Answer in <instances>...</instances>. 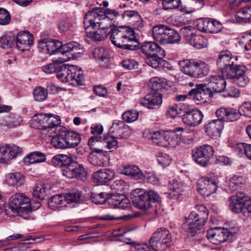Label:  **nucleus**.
Instances as JSON below:
<instances>
[{"label":"nucleus","instance_id":"nucleus-1","mask_svg":"<svg viewBox=\"0 0 251 251\" xmlns=\"http://www.w3.org/2000/svg\"><path fill=\"white\" fill-rule=\"evenodd\" d=\"M97 9L92 14H86L83 20L84 27L92 28L96 31L90 33L91 37L96 41L104 40L111 32L110 28L118 25L117 20L120 16L115 11Z\"/></svg>","mask_w":251,"mask_h":251},{"label":"nucleus","instance_id":"nucleus-2","mask_svg":"<svg viewBox=\"0 0 251 251\" xmlns=\"http://www.w3.org/2000/svg\"><path fill=\"white\" fill-rule=\"evenodd\" d=\"M172 235L166 228L157 229L150 238L148 243L140 244L128 239L126 244L130 245L131 251H164L170 245Z\"/></svg>","mask_w":251,"mask_h":251},{"label":"nucleus","instance_id":"nucleus-3","mask_svg":"<svg viewBox=\"0 0 251 251\" xmlns=\"http://www.w3.org/2000/svg\"><path fill=\"white\" fill-rule=\"evenodd\" d=\"M208 217V211L203 205L195 206V210L191 212L187 220L192 221L189 224H184L183 228L185 230L195 235L205 224Z\"/></svg>","mask_w":251,"mask_h":251},{"label":"nucleus","instance_id":"nucleus-4","mask_svg":"<svg viewBox=\"0 0 251 251\" xmlns=\"http://www.w3.org/2000/svg\"><path fill=\"white\" fill-rule=\"evenodd\" d=\"M81 141L80 135L75 131L59 130L52 137L51 143L56 149H65L77 146Z\"/></svg>","mask_w":251,"mask_h":251},{"label":"nucleus","instance_id":"nucleus-5","mask_svg":"<svg viewBox=\"0 0 251 251\" xmlns=\"http://www.w3.org/2000/svg\"><path fill=\"white\" fill-rule=\"evenodd\" d=\"M181 71L193 78H202L207 75L210 71L208 65L198 60H183L179 62Z\"/></svg>","mask_w":251,"mask_h":251},{"label":"nucleus","instance_id":"nucleus-6","mask_svg":"<svg viewBox=\"0 0 251 251\" xmlns=\"http://www.w3.org/2000/svg\"><path fill=\"white\" fill-rule=\"evenodd\" d=\"M56 72V77L63 83L81 85L84 81L83 74L80 68L76 66L60 64Z\"/></svg>","mask_w":251,"mask_h":251},{"label":"nucleus","instance_id":"nucleus-7","mask_svg":"<svg viewBox=\"0 0 251 251\" xmlns=\"http://www.w3.org/2000/svg\"><path fill=\"white\" fill-rule=\"evenodd\" d=\"M29 199L22 193H17L11 197L9 203L5 207V212L9 216H14L15 214L25 218L24 214L30 212L28 207Z\"/></svg>","mask_w":251,"mask_h":251},{"label":"nucleus","instance_id":"nucleus-8","mask_svg":"<svg viewBox=\"0 0 251 251\" xmlns=\"http://www.w3.org/2000/svg\"><path fill=\"white\" fill-rule=\"evenodd\" d=\"M247 68L244 66H237L235 69H229L225 76L230 79L232 82L239 87H245L250 82V79L245 75Z\"/></svg>","mask_w":251,"mask_h":251},{"label":"nucleus","instance_id":"nucleus-9","mask_svg":"<svg viewBox=\"0 0 251 251\" xmlns=\"http://www.w3.org/2000/svg\"><path fill=\"white\" fill-rule=\"evenodd\" d=\"M214 154L213 148L208 145H203L192 151L194 160L201 166L206 167Z\"/></svg>","mask_w":251,"mask_h":251},{"label":"nucleus","instance_id":"nucleus-10","mask_svg":"<svg viewBox=\"0 0 251 251\" xmlns=\"http://www.w3.org/2000/svg\"><path fill=\"white\" fill-rule=\"evenodd\" d=\"M191 29V26H185L181 29V31L184 34L186 42L198 49L207 47L208 45L207 39L203 36L192 33Z\"/></svg>","mask_w":251,"mask_h":251},{"label":"nucleus","instance_id":"nucleus-11","mask_svg":"<svg viewBox=\"0 0 251 251\" xmlns=\"http://www.w3.org/2000/svg\"><path fill=\"white\" fill-rule=\"evenodd\" d=\"M63 175L69 178H76L84 181L87 173L84 167L76 162H72L62 169Z\"/></svg>","mask_w":251,"mask_h":251},{"label":"nucleus","instance_id":"nucleus-12","mask_svg":"<svg viewBox=\"0 0 251 251\" xmlns=\"http://www.w3.org/2000/svg\"><path fill=\"white\" fill-rule=\"evenodd\" d=\"M217 187L215 181L208 177H201L197 181L198 191L204 197H208L214 193Z\"/></svg>","mask_w":251,"mask_h":251},{"label":"nucleus","instance_id":"nucleus-13","mask_svg":"<svg viewBox=\"0 0 251 251\" xmlns=\"http://www.w3.org/2000/svg\"><path fill=\"white\" fill-rule=\"evenodd\" d=\"M196 88L192 89L188 93V95L192 97L193 99L198 102H204L213 97L211 90L205 84H197Z\"/></svg>","mask_w":251,"mask_h":251},{"label":"nucleus","instance_id":"nucleus-14","mask_svg":"<svg viewBox=\"0 0 251 251\" xmlns=\"http://www.w3.org/2000/svg\"><path fill=\"white\" fill-rule=\"evenodd\" d=\"M232 55L229 51H223L220 53L217 60V64L220 68L222 75L225 77L228 70L235 69L237 65H234L232 60Z\"/></svg>","mask_w":251,"mask_h":251},{"label":"nucleus","instance_id":"nucleus-15","mask_svg":"<svg viewBox=\"0 0 251 251\" xmlns=\"http://www.w3.org/2000/svg\"><path fill=\"white\" fill-rule=\"evenodd\" d=\"M203 118L202 112L198 109H191L184 111L182 115L183 123L190 126L194 127L199 125Z\"/></svg>","mask_w":251,"mask_h":251},{"label":"nucleus","instance_id":"nucleus-16","mask_svg":"<svg viewBox=\"0 0 251 251\" xmlns=\"http://www.w3.org/2000/svg\"><path fill=\"white\" fill-rule=\"evenodd\" d=\"M132 203L137 208L142 210H146L151 206V204L148 201L145 190L143 189L137 188L131 192Z\"/></svg>","mask_w":251,"mask_h":251},{"label":"nucleus","instance_id":"nucleus-17","mask_svg":"<svg viewBox=\"0 0 251 251\" xmlns=\"http://www.w3.org/2000/svg\"><path fill=\"white\" fill-rule=\"evenodd\" d=\"M22 151V149L16 145H6L0 147V163H4L14 158Z\"/></svg>","mask_w":251,"mask_h":251},{"label":"nucleus","instance_id":"nucleus-18","mask_svg":"<svg viewBox=\"0 0 251 251\" xmlns=\"http://www.w3.org/2000/svg\"><path fill=\"white\" fill-rule=\"evenodd\" d=\"M207 237L213 244L220 245L226 241L228 231L220 227L210 228L207 231Z\"/></svg>","mask_w":251,"mask_h":251},{"label":"nucleus","instance_id":"nucleus-19","mask_svg":"<svg viewBox=\"0 0 251 251\" xmlns=\"http://www.w3.org/2000/svg\"><path fill=\"white\" fill-rule=\"evenodd\" d=\"M162 102V95L159 92H156L148 94L140 100V103L141 105L151 109H154L160 106Z\"/></svg>","mask_w":251,"mask_h":251},{"label":"nucleus","instance_id":"nucleus-20","mask_svg":"<svg viewBox=\"0 0 251 251\" xmlns=\"http://www.w3.org/2000/svg\"><path fill=\"white\" fill-rule=\"evenodd\" d=\"M229 209L234 213L241 209V208L251 201L250 198L243 192H239L235 195L230 197Z\"/></svg>","mask_w":251,"mask_h":251},{"label":"nucleus","instance_id":"nucleus-21","mask_svg":"<svg viewBox=\"0 0 251 251\" xmlns=\"http://www.w3.org/2000/svg\"><path fill=\"white\" fill-rule=\"evenodd\" d=\"M16 39V47L22 51L28 50L33 44L32 35L26 31L19 32Z\"/></svg>","mask_w":251,"mask_h":251},{"label":"nucleus","instance_id":"nucleus-22","mask_svg":"<svg viewBox=\"0 0 251 251\" xmlns=\"http://www.w3.org/2000/svg\"><path fill=\"white\" fill-rule=\"evenodd\" d=\"M108 203L114 206L123 209H128L131 207L129 200L125 195L120 194H114L109 196Z\"/></svg>","mask_w":251,"mask_h":251},{"label":"nucleus","instance_id":"nucleus-23","mask_svg":"<svg viewBox=\"0 0 251 251\" xmlns=\"http://www.w3.org/2000/svg\"><path fill=\"white\" fill-rule=\"evenodd\" d=\"M224 126L222 120H213L205 126V131L208 135L212 138H217L221 135Z\"/></svg>","mask_w":251,"mask_h":251},{"label":"nucleus","instance_id":"nucleus-24","mask_svg":"<svg viewBox=\"0 0 251 251\" xmlns=\"http://www.w3.org/2000/svg\"><path fill=\"white\" fill-rule=\"evenodd\" d=\"M225 77L219 75H211L210 78V82L207 84L212 93H221L225 91L226 86Z\"/></svg>","mask_w":251,"mask_h":251},{"label":"nucleus","instance_id":"nucleus-25","mask_svg":"<svg viewBox=\"0 0 251 251\" xmlns=\"http://www.w3.org/2000/svg\"><path fill=\"white\" fill-rule=\"evenodd\" d=\"M117 172L121 174L131 176L135 179H141L144 175L139 168L135 165L123 164L117 166Z\"/></svg>","mask_w":251,"mask_h":251},{"label":"nucleus","instance_id":"nucleus-26","mask_svg":"<svg viewBox=\"0 0 251 251\" xmlns=\"http://www.w3.org/2000/svg\"><path fill=\"white\" fill-rule=\"evenodd\" d=\"M60 50L61 54L68 53L75 58L78 57L84 52L83 48L81 46L75 42L64 44Z\"/></svg>","mask_w":251,"mask_h":251},{"label":"nucleus","instance_id":"nucleus-27","mask_svg":"<svg viewBox=\"0 0 251 251\" xmlns=\"http://www.w3.org/2000/svg\"><path fill=\"white\" fill-rule=\"evenodd\" d=\"M92 176L95 181L103 184L112 180L115 176V173L109 169H100L94 173Z\"/></svg>","mask_w":251,"mask_h":251},{"label":"nucleus","instance_id":"nucleus-28","mask_svg":"<svg viewBox=\"0 0 251 251\" xmlns=\"http://www.w3.org/2000/svg\"><path fill=\"white\" fill-rule=\"evenodd\" d=\"M142 52L148 56L153 55L160 54L164 56V50L158 45L153 42H147L142 44L140 48Z\"/></svg>","mask_w":251,"mask_h":251},{"label":"nucleus","instance_id":"nucleus-29","mask_svg":"<svg viewBox=\"0 0 251 251\" xmlns=\"http://www.w3.org/2000/svg\"><path fill=\"white\" fill-rule=\"evenodd\" d=\"M111 31L112 33L110 35V39L112 43L115 46L121 49L125 42V39H126L127 35L129 34V32L126 33L123 28V30L111 29Z\"/></svg>","mask_w":251,"mask_h":251},{"label":"nucleus","instance_id":"nucleus-30","mask_svg":"<svg viewBox=\"0 0 251 251\" xmlns=\"http://www.w3.org/2000/svg\"><path fill=\"white\" fill-rule=\"evenodd\" d=\"M139 42L133 35V31L131 30L125 39L121 49L129 50H135L139 48Z\"/></svg>","mask_w":251,"mask_h":251},{"label":"nucleus","instance_id":"nucleus-31","mask_svg":"<svg viewBox=\"0 0 251 251\" xmlns=\"http://www.w3.org/2000/svg\"><path fill=\"white\" fill-rule=\"evenodd\" d=\"M45 154L39 151H33L27 154L24 159V162L26 165L43 162L46 161Z\"/></svg>","mask_w":251,"mask_h":251},{"label":"nucleus","instance_id":"nucleus-32","mask_svg":"<svg viewBox=\"0 0 251 251\" xmlns=\"http://www.w3.org/2000/svg\"><path fill=\"white\" fill-rule=\"evenodd\" d=\"M177 136L178 135L174 132L168 131L163 132L162 137L161 139L160 146L163 147L176 146L178 142Z\"/></svg>","mask_w":251,"mask_h":251},{"label":"nucleus","instance_id":"nucleus-33","mask_svg":"<svg viewBox=\"0 0 251 251\" xmlns=\"http://www.w3.org/2000/svg\"><path fill=\"white\" fill-rule=\"evenodd\" d=\"M179 34L174 29L167 26L164 36L163 44H176L180 42Z\"/></svg>","mask_w":251,"mask_h":251},{"label":"nucleus","instance_id":"nucleus-34","mask_svg":"<svg viewBox=\"0 0 251 251\" xmlns=\"http://www.w3.org/2000/svg\"><path fill=\"white\" fill-rule=\"evenodd\" d=\"M123 126L124 123L122 121L114 122L111 129H113L112 132H115L118 137L127 138L130 134L129 130L127 127L121 128Z\"/></svg>","mask_w":251,"mask_h":251},{"label":"nucleus","instance_id":"nucleus-35","mask_svg":"<svg viewBox=\"0 0 251 251\" xmlns=\"http://www.w3.org/2000/svg\"><path fill=\"white\" fill-rule=\"evenodd\" d=\"M166 29L167 25H156L152 27V36L153 39L156 42L163 44L164 36H165Z\"/></svg>","mask_w":251,"mask_h":251},{"label":"nucleus","instance_id":"nucleus-36","mask_svg":"<svg viewBox=\"0 0 251 251\" xmlns=\"http://www.w3.org/2000/svg\"><path fill=\"white\" fill-rule=\"evenodd\" d=\"M108 159V156L106 154L102 153L96 154L91 153L88 157L90 163L97 166H104Z\"/></svg>","mask_w":251,"mask_h":251},{"label":"nucleus","instance_id":"nucleus-37","mask_svg":"<svg viewBox=\"0 0 251 251\" xmlns=\"http://www.w3.org/2000/svg\"><path fill=\"white\" fill-rule=\"evenodd\" d=\"M45 129H52L59 126L61 124V120L59 116L52 114H47Z\"/></svg>","mask_w":251,"mask_h":251},{"label":"nucleus","instance_id":"nucleus-38","mask_svg":"<svg viewBox=\"0 0 251 251\" xmlns=\"http://www.w3.org/2000/svg\"><path fill=\"white\" fill-rule=\"evenodd\" d=\"M65 199L64 194L56 195L52 196L48 202L50 207L55 210L62 205L65 206Z\"/></svg>","mask_w":251,"mask_h":251},{"label":"nucleus","instance_id":"nucleus-39","mask_svg":"<svg viewBox=\"0 0 251 251\" xmlns=\"http://www.w3.org/2000/svg\"><path fill=\"white\" fill-rule=\"evenodd\" d=\"M167 85L166 80L159 77H152L150 80V86L154 92H159L158 91L165 88Z\"/></svg>","mask_w":251,"mask_h":251},{"label":"nucleus","instance_id":"nucleus-40","mask_svg":"<svg viewBox=\"0 0 251 251\" xmlns=\"http://www.w3.org/2000/svg\"><path fill=\"white\" fill-rule=\"evenodd\" d=\"M159 56L160 54H159L149 56L146 59V63L153 68L162 67L164 65L165 60L162 59V56Z\"/></svg>","mask_w":251,"mask_h":251},{"label":"nucleus","instance_id":"nucleus-41","mask_svg":"<svg viewBox=\"0 0 251 251\" xmlns=\"http://www.w3.org/2000/svg\"><path fill=\"white\" fill-rule=\"evenodd\" d=\"M109 195H110V192H107L104 191L99 193H92L91 194V199L93 202L97 204H101L104 203L107 201H108Z\"/></svg>","mask_w":251,"mask_h":251},{"label":"nucleus","instance_id":"nucleus-42","mask_svg":"<svg viewBox=\"0 0 251 251\" xmlns=\"http://www.w3.org/2000/svg\"><path fill=\"white\" fill-rule=\"evenodd\" d=\"M245 182L244 178L239 176L234 175L229 180L228 187L231 191H235L241 187Z\"/></svg>","mask_w":251,"mask_h":251},{"label":"nucleus","instance_id":"nucleus-43","mask_svg":"<svg viewBox=\"0 0 251 251\" xmlns=\"http://www.w3.org/2000/svg\"><path fill=\"white\" fill-rule=\"evenodd\" d=\"M47 114H39L35 115L32 119V126L36 128L45 129Z\"/></svg>","mask_w":251,"mask_h":251},{"label":"nucleus","instance_id":"nucleus-44","mask_svg":"<svg viewBox=\"0 0 251 251\" xmlns=\"http://www.w3.org/2000/svg\"><path fill=\"white\" fill-rule=\"evenodd\" d=\"M16 37L9 34L2 36L0 38V47L3 49L10 48L14 45Z\"/></svg>","mask_w":251,"mask_h":251},{"label":"nucleus","instance_id":"nucleus-45","mask_svg":"<svg viewBox=\"0 0 251 251\" xmlns=\"http://www.w3.org/2000/svg\"><path fill=\"white\" fill-rule=\"evenodd\" d=\"M92 53L94 58L100 61H104L108 59V52L103 47H99L95 48Z\"/></svg>","mask_w":251,"mask_h":251},{"label":"nucleus","instance_id":"nucleus-46","mask_svg":"<svg viewBox=\"0 0 251 251\" xmlns=\"http://www.w3.org/2000/svg\"><path fill=\"white\" fill-rule=\"evenodd\" d=\"M46 195V188L45 184L42 183L37 184L33 191V197L39 200H43Z\"/></svg>","mask_w":251,"mask_h":251},{"label":"nucleus","instance_id":"nucleus-47","mask_svg":"<svg viewBox=\"0 0 251 251\" xmlns=\"http://www.w3.org/2000/svg\"><path fill=\"white\" fill-rule=\"evenodd\" d=\"M240 109L236 110L232 108H227L225 121L232 122L237 120L241 115Z\"/></svg>","mask_w":251,"mask_h":251},{"label":"nucleus","instance_id":"nucleus-48","mask_svg":"<svg viewBox=\"0 0 251 251\" xmlns=\"http://www.w3.org/2000/svg\"><path fill=\"white\" fill-rule=\"evenodd\" d=\"M33 95L35 100L38 101H42L47 99L48 92L46 91V89L39 86L34 89Z\"/></svg>","mask_w":251,"mask_h":251},{"label":"nucleus","instance_id":"nucleus-49","mask_svg":"<svg viewBox=\"0 0 251 251\" xmlns=\"http://www.w3.org/2000/svg\"><path fill=\"white\" fill-rule=\"evenodd\" d=\"M7 180L8 184L11 185H21L23 182V176L19 173L9 174Z\"/></svg>","mask_w":251,"mask_h":251},{"label":"nucleus","instance_id":"nucleus-50","mask_svg":"<svg viewBox=\"0 0 251 251\" xmlns=\"http://www.w3.org/2000/svg\"><path fill=\"white\" fill-rule=\"evenodd\" d=\"M210 20L208 18L198 19L196 22V25L198 30L203 32H209Z\"/></svg>","mask_w":251,"mask_h":251},{"label":"nucleus","instance_id":"nucleus-51","mask_svg":"<svg viewBox=\"0 0 251 251\" xmlns=\"http://www.w3.org/2000/svg\"><path fill=\"white\" fill-rule=\"evenodd\" d=\"M100 140V137L93 136L89 140L88 144L91 150L97 154H106L102 149L96 147Z\"/></svg>","mask_w":251,"mask_h":251},{"label":"nucleus","instance_id":"nucleus-52","mask_svg":"<svg viewBox=\"0 0 251 251\" xmlns=\"http://www.w3.org/2000/svg\"><path fill=\"white\" fill-rule=\"evenodd\" d=\"M64 194L65 201L68 203L77 202L81 200V194L79 191H74Z\"/></svg>","mask_w":251,"mask_h":251},{"label":"nucleus","instance_id":"nucleus-53","mask_svg":"<svg viewBox=\"0 0 251 251\" xmlns=\"http://www.w3.org/2000/svg\"><path fill=\"white\" fill-rule=\"evenodd\" d=\"M102 142L104 144H105L108 149L116 148L118 146V141L116 138L109 134L104 137Z\"/></svg>","mask_w":251,"mask_h":251},{"label":"nucleus","instance_id":"nucleus-54","mask_svg":"<svg viewBox=\"0 0 251 251\" xmlns=\"http://www.w3.org/2000/svg\"><path fill=\"white\" fill-rule=\"evenodd\" d=\"M138 117V113L135 110H128L122 115L123 120L127 123L134 122L137 119Z\"/></svg>","mask_w":251,"mask_h":251},{"label":"nucleus","instance_id":"nucleus-55","mask_svg":"<svg viewBox=\"0 0 251 251\" xmlns=\"http://www.w3.org/2000/svg\"><path fill=\"white\" fill-rule=\"evenodd\" d=\"M10 21L11 16L9 12L4 8H0V25H7Z\"/></svg>","mask_w":251,"mask_h":251},{"label":"nucleus","instance_id":"nucleus-56","mask_svg":"<svg viewBox=\"0 0 251 251\" xmlns=\"http://www.w3.org/2000/svg\"><path fill=\"white\" fill-rule=\"evenodd\" d=\"M165 10H171L178 8L180 3V0H163L162 2Z\"/></svg>","mask_w":251,"mask_h":251},{"label":"nucleus","instance_id":"nucleus-57","mask_svg":"<svg viewBox=\"0 0 251 251\" xmlns=\"http://www.w3.org/2000/svg\"><path fill=\"white\" fill-rule=\"evenodd\" d=\"M60 65L57 63L48 64L42 66V70L46 74L56 73L58 69H59Z\"/></svg>","mask_w":251,"mask_h":251},{"label":"nucleus","instance_id":"nucleus-58","mask_svg":"<svg viewBox=\"0 0 251 251\" xmlns=\"http://www.w3.org/2000/svg\"><path fill=\"white\" fill-rule=\"evenodd\" d=\"M223 25L220 22L215 20H210L209 25V32L217 33L222 30Z\"/></svg>","mask_w":251,"mask_h":251},{"label":"nucleus","instance_id":"nucleus-59","mask_svg":"<svg viewBox=\"0 0 251 251\" xmlns=\"http://www.w3.org/2000/svg\"><path fill=\"white\" fill-rule=\"evenodd\" d=\"M145 193L150 204L151 202H156L159 201V196L157 192L155 191L152 190H150L148 191H145Z\"/></svg>","mask_w":251,"mask_h":251},{"label":"nucleus","instance_id":"nucleus-60","mask_svg":"<svg viewBox=\"0 0 251 251\" xmlns=\"http://www.w3.org/2000/svg\"><path fill=\"white\" fill-rule=\"evenodd\" d=\"M241 115L251 118V102H245L239 108Z\"/></svg>","mask_w":251,"mask_h":251},{"label":"nucleus","instance_id":"nucleus-61","mask_svg":"<svg viewBox=\"0 0 251 251\" xmlns=\"http://www.w3.org/2000/svg\"><path fill=\"white\" fill-rule=\"evenodd\" d=\"M172 159L169 155L163 153H159L157 161L159 164L164 167L168 166L171 162Z\"/></svg>","mask_w":251,"mask_h":251},{"label":"nucleus","instance_id":"nucleus-62","mask_svg":"<svg viewBox=\"0 0 251 251\" xmlns=\"http://www.w3.org/2000/svg\"><path fill=\"white\" fill-rule=\"evenodd\" d=\"M235 213H242L243 216L246 218L251 217V201H248L246 204L241 208V209L237 211Z\"/></svg>","mask_w":251,"mask_h":251},{"label":"nucleus","instance_id":"nucleus-63","mask_svg":"<svg viewBox=\"0 0 251 251\" xmlns=\"http://www.w3.org/2000/svg\"><path fill=\"white\" fill-rule=\"evenodd\" d=\"M123 67L127 70H134L138 68V63L134 59H126L122 62Z\"/></svg>","mask_w":251,"mask_h":251},{"label":"nucleus","instance_id":"nucleus-64","mask_svg":"<svg viewBox=\"0 0 251 251\" xmlns=\"http://www.w3.org/2000/svg\"><path fill=\"white\" fill-rule=\"evenodd\" d=\"M72 26L73 25L70 21L63 20L59 23L58 28L61 32H65L69 30Z\"/></svg>","mask_w":251,"mask_h":251}]
</instances>
